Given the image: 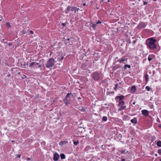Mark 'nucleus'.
Wrapping results in <instances>:
<instances>
[{
    "instance_id": "obj_28",
    "label": "nucleus",
    "mask_w": 161,
    "mask_h": 161,
    "mask_svg": "<svg viewBox=\"0 0 161 161\" xmlns=\"http://www.w3.org/2000/svg\"><path fill=\"white\" fill-rule=\"evenodd\" d=\"M6 26L8 27H10V23L9 22H8L7 23Z\"/></svg>"
},
{
    "instance_id": "obj_25",
    "label": "nucleus",
    "mask_w": 161,
    "mask_h": 161,
    "mask_svg": "<svg viewBox=\"0 0 161 161\" xmlns=\"http://www.w3.org/2000/svg\"><path fill=\"white\" fill-rule=\"evenodd\" d=\"M127 67L129 68H130V65H128V64L125 65L124 66V68L125 69H126Z\"/></svg>"
},
{
    "instance_id": "obj_16",
    "label": "nucleus",
    "mask_w": 161,
    "mask_h": 161,
    "mask_svg": "<svg viewBox=\"0 0 161 161\" xmlns=\"http://www.w3.org/2000/svg\"><path fill=\"white\" fill-rule=\"evenodd\" d=\"M145 78L146 82H147L149 80V76L147 74L145 75Z\"/></svg>"
},
{
    "instance_id": "obj_19",
    "label": "nucleus",
    "mask_w": 161,
    "mask_h": 161,
    "mask_svg": "<svg viewBox=\"0 0 161 161\" xmlns=\"http://www.w3.org/2000/svg\"><path fill=\"white\" fill-rule=\"evenodd\" d=\"M60 157L61 159H64L65 158V156L64 153L60 154Z\"/></svg>"
},
{
    "instance_id": "obj_48",
    "label": "nucleus",
    "mask_w": 161,
    "mask_h": 161,
    "mask_svg": "<svg viewBox=\"0 0 161 161\" xmlns=\"http://www.w3.org/2000/svg\"><path fill=\"white\" fill-rule=\"evenodd\" d=\"M110 2V0H108V2Z\"/></svg>"
},
{
    "instance_id": "obj_44",
    "label": "nucleus",
    "mask_w": 161,
    "mask_h": 161,
    "mask_svg": "<svg viewBox=\"0 0 161 161\" xmlns=\"http://www.w3.org/2000/svg\"><path fill=\"white\" fill-rule=\"evenodd\" d=\"M118 58L117 57H116L115 58V60H116V59H117Z\"/></svg>"
},
{
    "instance_id": "obj_51",
    "label": "nucleus",
    "mask_w": 161,
    "mask_h": 161,
    "mask_svg": "<svg viewBox=\"0 0 161 161\" xmlns=\"http://www.w3.org/2000/svg\"><path fill=\"white\" fill-rule=\"evenodd\" d=\"M160 161H161V159H160Z\"/></svg>"
},
{
    "instance_id": "obj_1",
    "label": "nucleus",
    "mask_w": 161,
    "mask_h": 161,
    "mask_svg": "<svg viewBox=\"0 0 161 161\" xmlns=\"http://www.w3.org/2000/svg\"><path fill=\"white\" fill-rule=\"evenodd\" d=\"M157 40L154 38L151 37L147 39L146 42L147 46L150 49H154L157 48V46L156 44Z\"/></svg>"
},
{
    "instance_id": "obj_18",
    "label": "nucleus",
    "mask_w": 161,
    "mask_h": 161,
    "mask_svg": "<svg viewBox=\"0 0 161 161\" xmlns=\"http://www.w3.org/2000/svg\"><path fill=\"white\" fill-rule=\"evenodd\" d=\"M126 60V59L125 58H122L121 59H119L118 60L120 63H122L123 62V61Z\"/></svg>"
},
{
    "instance_id": "obj_13",
    "label": "nucleus",
    "mask_w": 161,
    "mask_h": 161,
    "mask_svg": "<svg viewBox=\"0 0 161 161\" xmlns=\"http://www.w3.org/2000/svg\"><path fill=\"white\" fill-rule=\"evenodd\" d=\"M79 10V8H77L76 7H72L71 11H74L75 13H76V11H78Z\"/></svg>"
},
{
    "instance_id": "obj_27",
    "label": "nucleus",
    "mask_w": 161,
    "mask_h": 161,
    "mask_svg": "<svg viewBox=\"0 0 161 161\" xmlns=\"http://www.w3.org/2000/svg\"><path fill=\"white\" fill-rule=\"evenodd\" d=\"M145 89L148 91H149L150 90V88L148 86L146 87Z\"/></svg>"
},
{
    "instance_id": "obj_17",
    "label": "nucleus",
    "mask_w": 161,
    "mask_h": 161,
    "mask_svg": "<svg viewBox=\"0 0 161 161\" xmlns=\"http://www.w3.org/2000/svg\"><path fill=\"white\" fill-rule=\"evenodd\" d=\"M36 64H37V65L38 64V63H37L36 62H32L31 64H30L29 65V66L31 67L34 65H36Z\"/></svg>"
},
{
    "instance_id": "obj_49",
    "label": "nucleus",
    "mask_w": 161,
    "mask_h": 161,
    "mask_svg": "<svg viewBox=\"0 0 161 161\" xmlns=\"http://www.w3.org/2000/svg\"><path fill=\"white\" fill-rule=\"evenodd\" d=\"M69 38H68V40H69Z\"/></svg>"
},
{
    "instance_id": "obj_20",
    "label": "nucleus",
    "mask_w": 161,
    "mask_h": 161,
    "mask_svg": "<svg viewBox=\"0 0 161 161\" xmlns=\"http://www.w3.org/2000/svg\"><path fill=\"white\" fill-rule=\"evenodd\" d=\"M71 92H70V93H68L67 94L65 97L67 98H70V95H71Z\"/></svg>"
},
{
    "instance_id": "obj_14",
    "label": "nucleus",
    "mask_w": 161,
    "mask_h": 161,
    "mask_svg": "<svg viewBox=\"0 0 161 161\" xmlns=\"http://www.w3.org/2000/svg\"><path fill=\"white\" fill-rule=\"evenodd\" d=\"M136 88L135 86H133L131 87L130 91L132 93H134L136 91Z\"/></svg>"
},
{
    "instance_id": "obj_4",
    "label": "nucleus",
    "mask_w": 161,
    "mask_h": 161,
    "mask_svg": "<svg viewBox=\"0 0 161 161\" xmlns=\"http://www.w3.org/2000/svg\"><path fill=\"white\" fill-rule=\"evenodd\" d=\"M147 24L144 22H142L140 23L137 25V27L139 29H142L146 27Z\"/></svg>"
},
{
    "instance_id": "obj_7",
    "label": "nucleus",
    "mask_w": 161,
    "mask_h": 161,
    "mask_svg": "<svg viewBox=\"0 0 161 161\" xmlns=\"http://www.w3.org/2000/svg\"><path fill=\"white\" fill-rule=\"evenodd\" d=\"M63 101H64L65 105H67L70 103V98H67L65 97V99L63 100Z\"/></svg>"
},
{
    "instance_id": "obj_47",
    "label": "nucleus",
    "mask_w": 161,
    "mask_h": 161,
    "mask_svg": "<svg viewBox=\"0 0 161 161\" xmlns=\"http://www.w3.org/2000/svg\"><path fill=\"white\" fill-rule=\"evenodd\" d=\"M100 1L102 2H103V0H100Z\"/></svg>"
},
{
    "instance_id": "obj_11",
    "label": "nucleus",
    "mask_w": 161,
    "mask_h": 161,
    "mask_svg": "<svg viewBox=\"0 0 161 161\" xmlns=\"http://www.w3.org/2000/svg\"><path fill=\"white\" fill-rule=\"evenodd\" d=\"M68 143V141L67 140H64L61 141L59 142V144L60 146H62Z\"/></svg>"
},
{
    "instance_id": "obj_35",
    "label": "nucleus",
    "mask_w": 161,
    "mask_h": 161,
    "mask_svg": "<svg viewBox=\"0 0 161 161\" xmlns=\"http://www.w3.org/2000/svg\"><path fill=\"white\" fill-rule=\"evenodd\" d=\"M153 105L152 104L149 105V107L151 108H153Z\"/></svg>"
},
{
    "instance_id": "obj_42",
    "label": "nucleus",
    "mask_w": 161,
    "mask_h": 161,
    "mask_svg": "<svg viewBox=\"0 0 161 161\" xmlns=\"http://www.w3.org/2000/svg\"><path fill=\"white\" fill-rule=\"evenodd\" d=\"M62 25H63V26H65V23H62Z\"/></svg>"
},
{
    "instance_id": "obj_24",
    "label": "nucleus",
    "mask_w": 161,
    "mask_h": 161,
    "mask_svg": "<svg viewBox=\"0 0 161 161\" xmlns=\"http://www.w3.org/2000/svg\"><path fill=\"white\" fill-rule=\"evenodd\" d=\"M107 117L106 116H103L102 118V119L104 121H106L107 120Z\"/></svg>"
},
{
    "instance_id": "obj_23",
    "label": "nucleus",
    "mask_w": 161,
    "mask_h": 161,
    "mask_svg": "<svg viewBox=\"0 0 161 161\" xmlns=\"http://www.w3.org/2000/svg\"><path fill=\"white\" fill-rule=\"evenodd\" d=\"M91 148V147L90 146H88L86 147V148H85V150L86 151H87L88 150L90 149Z\"/></svg>"
},
{
    "instance_id": "obj_36",
    "label": "nucleus",
    "mask_w": 161,
    "mask_h": 161,
    "mask_svg": "<svg viewBox=\"0 0 161 161\" xmlns=\"http://www.w3.org/2000/svg\"><path fill=\"white\" fill-rule=\"evenodd\" d=\"M81 110L82 111L84 112L85 111V108H82Z\"/></svg>"
},
{
    "instance_id": "obj_33",
    "label": "nucleus",
    "mask_w": 161,
    "mask_h": 161,
    "mask_svg": "<svg viewBox=\"0 0 161 161\" xmlns=\"http://www.w3.org/2000/svg\"><path fill=\"white\" fill-rule=\"evenodd\" d=\"M101 23H102V22L101 21H100V20H98L96 24H101Z\"/></svg>"
},
{
    "instance_id": "obj_6",
    "label": "nucleus",
    "mask_w": 161,
    "mask_h": 161,
    "mask_svg": "<svg viewBox=\"0 0 161 161\" xmlns=\"http://www.w3.org/2000/svg\"><path fill=\"white\" fill-rule=\"evenodd\" d=\"M124 97L123 95H121L119 96H116L115 98V99L116 100H117L118 99H119V102L120 101H122V100L124 99Z\"/></svg>"
},
{
    "instance_id": "obj_40",
    "label": "nucleus",
    "mask_w": 161,
    "mask_h": 161,
    "mask_svg": "<svg viewBox=\"0 0 161 161\" xmlns=\"http://www.w3.org/2000/svg\"><path fill=\"white\" fill-rule=\"evenodd\" d=\"M125 159L124 158L122 159L121 160V161H125Z\"/></svg>"
},
{
    "instance_id": "obj_38",
    "label": "nucleus",
    "mask_w": 161,
    "mask_h": 161,
    "mask_svg": "<svg viewBox=\"0 0 161 161\" xmlns=\"http://www.w3.org/2000/svg\"><path fill=\"white\" fill-rule=\"evenodd\" d=\"M42 67V65L41 64H39L38 65L37 68H40Z\"/></svg>"
},
{
    "instance_id": "obj_12",
    "label": "nucleus",
    "mask_w": 161,
    "mask_h": 161,
    "mask_svg": "<svg viewBox=\"0 0 161 161\" xmlns=\"http://www.w3.org/2000/svg\"><path fill=\"white\" fill-rule=\"evenodd\" d=\"M130 122L133 124H136L137 122V118L136 117L134 118L133 119H131Z\"/></svg>"
},
{
    "instance_id": "obj_29",
    "label": "nucleus",
    "mask_w": 161,
    "mask_h": 161,
    "mask_svg": "<svg viewBox=\"0 0 161 161\" xmlns=\"http://www.w3.org/2000/svg\"><path fill=\"white\" fill-rule=\"evenodd\" d=\"M97 24H94L92 25V27L94 28H95L97 26Z\"/></svg>"
},
{
    "instance_id": "obj_41",
    "label": "nucleus",
    "mask_w": 161,
    "mask_h": 161,
    "mask_svg": "<svg viewBox=\"0 0 161 161\" xmlns=\"http://www.w3.org/2000/svg\"><path fill=\"white\" fill-rule=\"evenodd\" d=\"M83 6H85L86 5V3H83Z\"/></svg>"
},
{
    "instance_id": "obj_15",
    "label": "nucleus",
    "mask_w": 161,
    "mask_h": 161,
    "mask_svg": "<svg viewBox=\"0 0 161 161\" xmlns=\"http://www.w3.org/2000/svg\"><path fill=\"white\" fill-rule=\"evenodd\" d=\"M71 8H72V7H70L69 6H68L67 7V9L65 11V13H69L68 11H71Z\"/></svg>"
},
{
    "instance_id": "obj_50",
    "label": "nucleus",
    "mask_w": 161,
    "mask_h": 161,
    "mask_svg": "<svg viewBox=\"0 0 161 161\" xmlns=\"http://www.w3.org/2000/svg\"><path fill=\"white\" fill-rule=\"evenodd\" d=\"M24 34H25V33L24 32H23Z\"/></svg>"
},
{
    "instance_id": "obj_26",
    "label": "nucleus",
    "mask_w": 161,
    "mask_h": 161,
    "mask_svg": "<svg viewBox=\"0 0 161 161\" xmlns=\"http://www.w3.org/2000/svg\"><path fill=\"white\" fill-rule=\"evenodd\" d=\"M73 141L74 142V144L75 145H77L79 144V142L78 141H74V140H73Z\"/></svg>"
},
{
    "instance_id": "obj_31",
    "label": "nucleus",
    "mask_w": 161,
    "mask_h": 161,
    "mask_svg": "<svg viewBox=\"0 0 161 161\" xmlns=\"http://www.w3.org/2000/svg\"><path fill=\"white\" fill-rule=\"evenodd\" d=\"M158 153L159 155H161V149H159L158 150Z\"/></svg>"
},
{
    "instance_id": "obj_46",
    "label": "nucleus",
    "mask_w": 161,
    "mask_h": 161,
    "mask_svg": "<svg viewBox=\"0 0 161 161\" xmlns=\"http://www.w3.org/2000/svg\"><path fill=\"white\" fill-rule=\"evenodd\" d=\"M155 156H157V155H157V154H155Z\"/></svg>"
},
{
    "instance_id": "obj_21",
    "label": "nucleus",
    "mask_w": 161,
    "mask_h": 161,
    "mask_svg": "<svg viewBox=\"0 0 161 161\" xmlns=\"http://www.w3.org/2000/svg\"><path fill=\"white\" fill-rule=\"evenodd\" d=\"M120 108H119L118 109V111H121L122 110H123L125 108H126V107H120Z\"/></svg>"
},
{
    "instance_id": "obj_8",
    "label": "nucleus",
    "mask_w": 161,
    "mask_h": 161,
    "mask_svg": "<svg viewBox=\"0 0 161 161\" xmlns=\"http://www.w3.org/2000/svg\"><path fill=\"white\" fill-rule=\"evenodd\" d=\"M59 158V155L57 153H55L54 155L53 160L55 161H57L58 160Z\"/></svg>"
},
{
    "instance_id": "obj_32",
    "label": "nucleus",
    "mask_w": 161,
    "mask_h": 161,
    "mask_svg": "<svg viewBox=\"0 0 161 161\" xmlns=\"http://www.w3.org/2000/svg\"><path fill=\"white\" fill-rule=\"evenodd\" d=\"M120 152L122 153L125 154V150H122Z\"/></svg>"
},
{
    "instance_id": "obj_22",
    "label": "nucleus",
    "mask_w": 161,
    "mask_h": 161,
    "mask_svg": "<svg viewBox=\"0 0 161 161\" xmlns=\"http://www.w3.org/2000/svg\"><path fill=\"white\" fill-rule=\"evenodd\" d=\"M157 145L159 147H161V141H159L157 142Z\"/></svg>"
},
{
    "instance_id": "obj_43",
    "label": "nucleus",
    "mask_w": 161,
    "mask_h": 161,
    "mask_svg": "<svg viewBox=\"0 0 161 161\" xmlns=\"http://www.w3.org/2000/svg\"><path fill=\"white\" fill-rule=\"evenodd\" d=\"M132 104H133V105H135V102H133L132 103Z\"/></svg>"
},
{
    "instance_id": "obj_9",
    "label": "nucleus",
    "mask_w": 161,
    "mask_h": 161,
    "mask_svg": "<svg viewBox=\"0 0 161 161\" xmlns=\"http://www.w3.org/2000/svg\"><path fill=\"white\" fill-rule=\"evenodd\" d=\"M155 56L153 54H150L148 57V60L149 61H150L152 59L154 58Z\"/></svg>"
},
{
    "instance_id": "obj_45",
    "label": "nucleus",
    "mask_w": 161,
    "mask_h": 161,
    "mask_svg": "<svg viewBox=\"0 0 161 161\" xmlns=\"http://www.w3.org/2000/svg\"><path fill=\"white\" fill-rule=\"evenodd\" d=\"M159 127H160V128H161V125H159Z\"/></svg>"
},
{
    "instance_id": "obj_3",
    "label": "nucleus",
    "mask_w": 161,
    "mask_h": 161,
    "mask_svg": "<svg viewBox=\"0 0 161 161\" xmlns=\"http://www.w3.org/2000/svg\"><path fill=\"white\" fill-rule=\"evenodd\" d=\"M55 63V60L54 58H50L47 61L46 64H45L47 68H49L53 67Z\"/></svg>"
},
{
    "instance_id": "obj_2",
    "label": "nucleus",
    "mask_w": 161,
    "mask_h": 161,
    "mask_svg": "<svg viewBox=\"0 0 161 161\" xmlns=\"http://www.w3.org/2000/svg\"><path fill=\"white\" fill-rule=\"evenodd\" d=\"M91 77L94 80L96 81L100 80L101 77L100 74L97 72H93L91 75Z\"/></svg>"
},
{
    "instance_id": "obj_39",
    "label": "nucleus",
    "mask_w": 161,
    "mask_h": 161,
    "mask_svg": "<svg viewBox=\"0 0 161 161\" xmlns=\"http://www.w3.org/2000/svg\"><path fill=\"white\" fill-rule=\"evenodd\" d=\"M147 2H144V3H143V4L144 5H146L147 4Z\"/></svg>"
},
{
    "instance_id": "obj_34",
    "label": "nucleus",
    "mask_w": 161,
    "mask_h": 161,
    "mask_svg": "<svg viewBox=\"0 0 161 161\" xmlns=\"http://www.w3.org/2000/svg\"><path fill=\"white\" fill-rule=\"evenodd\" d=\"M20 157V155L19 154L17 155L16 158H19Z\"/></svg>"
},
{
    "instance_id": "obj_37",
    "label": "nucleus",
    "mask_w": 161,
    "mask_h": 161,
    "mask_svg": "<svg viewBox=\"0 0 161 161\" xmlns=\"http://www.w3.org/2000/svg\"><path fill=\"white\" fill-rule=\"evenodd\" d=\"M30 34H32L34 33V32L32 31H30Z\"/></svg>"
},
{
    "instance_id": "obj_30",
    "label": "nucleus",
    "mask_w": 161,
    "mask_h": 161,
    "mask_svg": "<svg viewBox=\"0 0 161 161\" xmlns=\"http://www.w3.org/2000/svg\"><path fill=\"white\" fill-rule=\"evenodd\" d=\"M118 86V84H116L115 85V87L114 88V89L115 90H116V88L117 87V86Z\"/></svg>"
},
{
    "instance_id": "obj_5",
    "label": "nucleus",
    "mask_w": 161,
    "mask_h": 161,
    "mask_svg": "<svg viewBox=\"0 0 161 161\" xmlns=\"http://www.w3.org/2000/svg\"><path fill=\"white\" fill-rule=\"evenodd\" d=\"M142 114L145 116L147 117L149 115V112L148 110L144 109L141 111Z\"/></svg>"
},
{
    "instance_id": "obj_10",
    "label": "nucleus",
    "mask_w": 161,
    "mask_h": 161,
    "mask_svg": "<svg viewBox=\"0 0 161 161\" xmlns=\"http://www.w3.org/2000/svg\"><path fill=\"white\" fill-rule=\"evenodd\" d=\"M125 104V102L123 101H120L119 102L118 106L119 107H126V106H124Z\"/></svg>"
}]
</instances>
